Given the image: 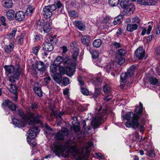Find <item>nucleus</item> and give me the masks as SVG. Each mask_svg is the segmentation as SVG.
Listing matches in <instances>:
<instances>
[{"instance_id":"28","label":"nucleus","mask_w":160,"mask_h":160,"mask_svg":"<svg viewBox=\"0 0 160 160\" xmlns=\"http://www.w3.org/2000/svg\"><path fill=\"white\" fill-rule=\"evenodd\" d=\"M64 58L61 56H58L56 58L54 62L55 65H60L63 64Z\"/></svg>"},{"instance_id":"20","label":"nucleus","mask_w":160,"mask_h":160,"mask_svg":"<svg viewBox=\"0 0 160 160\" xmlns=\"http://www.w3.org/2000/svg\"><path fill=\"white\" fill-rule=\"evenodd\" d=\"M25 14L23 12L19 11L15 14V18L16 20L21 21L25 18Z\"/></svg>"},{"instance_id":"6","label":"nucleus","mask_w":160,"mask_h":160,"mask_svg":"<svg viewBox=\"0 0 160 160\" xmlns=\"http://www.w3.org/2000/svg\"><path fill=\"white\" fill-rule=\"evenodd\" d=\"M107 113V110L105 109L103 110V112L99 116L93 119L91 122V125L94 129L98 128L101 124L102 122V121L104 118H106L105 115Z\"/></svg>"},{"instance_id":"51","label":"nucleus","mask_w":160,"mask_h":160,"mask_svg":"<svg viewBox=\"0 0 160 160\" xmlns=\"http://www.w3.org/2000/svg\"><path fill=\"white\" fill-rule=\"evenodd\" d=\"M0 20L1 23L2 25L4 26H6L7 24L6 23V18L4 17L3 16L1 17Z\"/></svg>"},{"instance_id":"16","label":"nucleus","mask_w":160,"mask_h":160,"mask_svg":"<svg viewBox=\"0 0 160 160\" xmlns=\"http://www.w3.org/2000/svg\"><path fill=\"white\" fill-rule=\"evenodd\" d=\"M114 68V65L112 62L107 64L105 65L104 67V69L106 70V71L108 72H111V74L113 75L114 77H115V75L114 74L113 72H112L116 71V70Z\"/></svg>"},{"instance_id":"2","label":"nucleus","mask_w":160,"mask_h":160,"mask_svg":"<svg viewBox=\"0 0 160 160\" xmlns=\"http://www.w3.org/2000/svg\"><path fill=\"white\" fill-rule=\"evenodd\" d=\"M123 118L128 121L125 124L127 127H132L135 130L138 129L139 126V123L138 121L139 116L137 114L130 112L123 115Z\"/></svg>"},{"instance_id":"57","label":"nucleus","mask_w":160,"mask_h":160,"mask_svg":"<svg viewBox=\"0 0 160 160\" xmlns=\"http://www.w3.org/2000/svg\"><path fill=\"white\" fill-rule=\"evenodd\" d=\"M79 52L77 51H75L73 55L72 60L76 62L77 60V57L78 56Z\"/></svg>"},{"instance_id":"13","label":"nucleus","mask_w":160,"mask_h":160,"mask_svg":"<svg viewBox=\"0 0 160 160\" xmlns=\"http://www.w3.org/2000/svg\"><path fill=\"white\" fill-rule=\"evenodd\" d=\"M2 105L5 107H8L11 111H14L16 109V106L15 104L11 102L8 99H6L3 101Z\"/></svg>"},{"instance_id":"22","label":"nucleus","mask_w":160,"mask_h":160,"mask_svg":"<svg viewBox=\"0 0 160 160\" xmlns=\"http://www.w3.org/2000/svg\"><path fill=\"white\" fill-rule=\"evenodd\" d=\"M74 24L80 30H84L86 28L85 24L81 21H75Z\"/></svg>"},{"instance_id":"45","label":"nucleus","mask_w":160,"mask_h":160,"mask_svg":"<svg viewBox=\"0 0 160 160\" xmlns=\"http://www.w3.org/2000/svg\"><path fill=\"white\" fill-rule=\"evenodd\" d=\"M45 22H44L43 20H39L37 21V27H39V29L42 28V26H43Z\"/></svg>"},{"instance_id":"17","label":"nucleus","mask_w":160,"mask_h":160,"mask_svg":"<svg viewBox=\"0 0 160 160\" xmlns=\"http://www.w3.org/2000/svg\"><path fill=\"white\" fill-rule=\"evenodd\" d=\"M145 54V51L142 47L138 48L135 52L136 57L139 59H142Z\"/></svg>"},{"instance_id":"64","label":"nucleus","mask_w":160,"mask_h":160,"mask_svg":"<svg viewBox=\"0 0 160 160\" xmlns=\"http://www.w3.org/2000/svg\"><path fill=\"white\" fill-rule=\"evenodd\" d=\"M152 27L150 25H149L148 26V28L147 29V31H146L147 33L148 34H149L150 33L152 29Z\"/></svg>"},{"instance_id":"62","label":"nucleus","mask_w":160,"mask_h":160,"mask_svg":"<svg viewBox=\"0 0 160 160\" xmlns=\"http://www.w3.org/2000/svg\"><path fill=\"white\" fill-rule=\"evenodd\" d=\"M78 80L79 83V84L81 85V86L82 87V86L84 84V81L82 80V79L79 77L78 78Z\"/></svg>"},{"instance_id":"9","label":"nucleus","mask_w":160,"mask_h":160,"mask_svg":"<svg viewBox=\"0 0 160 160\" xmlns=\"http://www.w3.org/2000/svg\"><path fill=\"white\" fill-rule=\"evenodd\" d=\"M4 68L6 71V73L7 75L8 74H14L15 72H16L17 70L19 69L20 72H22V70L20 67V66L18 65H17L15 68H14L13 66H4Z\"/></svg>"},{"instance_id":"41","label":"nucleus","mask_w":160,"mask_h":160,"mask_svg":"<svg viewBox=\"0 0 160 160\" xmlns=\"http://www.w3.org/2000/svg\"><path fill=\"white\" fill-rule=\"evenodd\" d=\"M59 67H58V68L59 69V73L62 74L63 75L65 73V68H66L63 66V65H59Z\"/></svg>"},{"instance_id":"38","label":"nucleus","mask_w":160,"mask_h":160,"mask_svg":"<svg viewBox=\"0 0 160 160\" xmlns=\"http://www.w3.org/2000/svg\"><path fill=\"white\" fill-rule=\"evenodd\" d=\"M89 52L91 54L92 57L93 58H97L99 56V52L98 51L96 50L91 51L90 50Z\"/></svg>"},{"instance_id":"48","label":"nucleus","mask_w":160,"mask_h":160,"mask_svg":"<svg viewBox=\"0 0 160 160\" xmlns=\"http://www.w3.org/2000/svg\"><path fill=\"white\" fill-rule=\"evenodd\" d=\"M81 92L84 95H88L89 93L88 90L86 88H82V86H81Z\"/></svg>"},{"instance_id":"35","label":"nucleus","mask_w":160,"mask_h":160,"mask_svg":"<svg viewBox=\"0 0 160 160\" xmlns=\"http://www.w3.org/2000/svg\"><path fill=\"white\" fill-rule=\"evenodd\" d=\"M34 8L31 6L29 5L26 11V13L28 15H30L33 12Z\"/></svg>"},{"instance_id":"23","label":"nucleus","mask_w":160,"mask_h":160,"mask_svg":"<svg viewBox=\"0 0 160 160\" xmlns=\"http://www.w3.org/2000/svg\"><path fill=\"white\" fill-rule=\"evenodd\" d=\"M2 6L7 8H11L12 5V0H2Z\"/></svg>"},{"instance_id":"29","label":"nucleus","mask_w":160,"mask_h":160,"mask_svg":"<svg viewBox=\"0 0 160 160\" xmlns=\"http://www.w3.org/2000/svg\"><path fill=\"white\" fill-rule=\"evenodd\" d=\"M123 16L122 15H120L114 18L113 23L114 25L120 24L123 20Z\"/></svg>"},{"instance_id":"1","label":"nucleus","mask_w":160,"mask_h":160,"mask_svg":"<svg viewBox=\"0 0 160 160\" xmlns=\"http://www.w3.org/2000/svg\"><path fill=\"white\" fill-rule=\"evenodd\" d=\"M62 4L60 1H58L56 4L46 6L43 8L42 13L46 18H50L52 15V12L55 11V13L58 15L62 13Z\"/></svg>"},{"instance_id":"40","label":"nucleus","mask_w":160,"mask_h":160,"mask_svg":"<svg viewBox=\"0 0 160 160\" xmlns=\"http://www.w3.org/2000/svg\"><path fill=\"white\" fill-rule=\"evenodd\" d=\"M119 2V0H108L109 5L112 7L118 5Z\"/></svg>"},{"instance_id":"63","label":"nucleus","mask_w":160,"mask_h":160,"mask_svg":"<svg viewBox=\"0 0 160 160\" xmlns=\"http://www.w3.org/2000/svg\"><path fill=\"white\" fill-rule=\"evenodd\" d=\"M69 93V89L68 88H66L63 90V94L64 95H67Z\"/></svg>"},{"instance_id":"3","label":"nucleus","mask_w":160,"mask_h":160,"mask_svg":"<svg viewBox=\"0 0 160 160\" xmlns=\"http://www.w3.org/2000/svg\"><path fill=\"white\" fill-rule=\"evenodd\" d=\"M93 145V143L92 142H88L87 145L85 147V149H83L82 151L80 152L78 147L75 146H72L71 149V153L74 156H77L80 158L82 156L84 155V151L86 152L85 155H87L89 152L88 149Z\"/></svg>"},{"instance_id":"33","label":"nucleus","mask_w":160,"mask_h":160,"mask_svg":"<svg viewBox=\"0 0 160 160\" xmlns=\"http://www.w3.org/2000/svg\"><path fill=\"white\" fill-rule=\"evenodd\" d=\"M17 32V29L14 28L12 30V32L8 35V38L11 40L14 39V37Z\"/></svg>"},{"instance_id":"14","label":"nucleus","mask_w":160,"mask_h":160,"mask_svg":"<svg viewBox=\"0 0 160 160\" xmlns=\"http://www.w3.org/2000/svg\"><path fill=\"white\" fill-rule=\"evenodd\" d=\"M34 65L39 71L42 73H43L44 72L46 73V66L42 62L37 61L35 62Z\"/></svg>"},{"instance_id":"43","label":"nucleus","mask_w":160,"mask_h":160,"mask_svg":"<svg viewBox=\"0 0 160 160\" xmlns=\"http://www.w3.org/2000/svg\"><path fill=\"white\" fill-rule=\"evenodd\" d=\"M58 65H55L54 63L50 67V70L53 74L57 73L58 67L57 66Z\"/></svg>"},{"instance_id":"31","label":"nucleus","mask_w":160,"mask_h":160,"mask_svg":"<svg viewBox=\"0 0 160 160\" xmlns=\"http://www.w3.org/2000/svg\"><path fill=\"white\" fill-rule=\"evenodd\" d=\"M14 45L12 43H10L9 45L7 46L5 48V52L7 53H10L13 50Z\"/></svg>"},{"instance_id":"37","label":"nucleus","mask_w":160,"mask_h":160,"mask_svg":"<svg viewBox=\"0 0 160 160\" xmlns=\"http://www.w3.org/2000/svg\"><path fill=\"white\" fill-rule=\"evenodd\" d=\"M102 44V42L101 39H97L94 40L93 42V46L96 48L100 47Z\"/></svg>"},{"instance_id":"39","label":"nucleus","mask_w":160,"mask_h":160,"mask_svg":"<svg viewBox=\"0 0 160 160\" xmlns=\"http://www.w3.org/2000/svg\"><path fill=\"white\" fill-rule=\"evenodd\" d=\"M148 81L151 84L153 85H155L158 82V79L156 78L152 77L149 78Z\"/></svg>"},{"instance_id":"55","label":"nucleus","mask_w":160,"mask_h":160,"mask_svg":"<svg viewBox=\"0 0 160 160\" xmlns=\"http://www.w3.org/2000/svg\"><path fill=\"white\" fill-rule=\"evenodd\" d=\"M63 114V113H61V112H60L57 115H56V113H54V115L55 116H56L57 117H58L60 118V120H58V123H61L62 121V118H61V116H62Z\"/></svg>"},{"instance_id":"11","label":"nucleus","mask_w":160,"mask_h":160,"mask_svg":"<svg viewBox=\"0 0 160 160\" xmlns=\"http://www.w3.org/2000/svg\"><path fill=\"white\" fill-rule=\"evenodd\" d=\"M31 118H32V120L29 119L28 122V123L30 121H31L33 122V125H35V123H38L40 124H42V120L43 119V117L41 115H39L37 113H34L32 114Z\"/></svg>"},{"instance_id":"24","label":"nucleus","mask_w":160,"mask_h":160,"mask_svg":"<svg viewBox=\"0 0 160 160\" xmlns=\"http://www.w3.org/2000/svg\"><path fill=\"white\" fill-rule=\"evenodd\" d=\"M62 74L57 72L54 74L53 75V79L54 80L58 83L60 84L62 80Z\"/></svg>"},{"instance_id":"34","label":"nucleus","mask_w":160,"mask_h":160,"mask_svg":"<svg viewBox=\"0 0 160 160\" xmlns=\"http://www.w3.org/2000/svg\"><path fill=\"white\" fill-rule=\"evenodd\" d=\"M101 73H99L98 74L97 77L94 80V81L95 82V84L96 85H99L100 84H101L102 79L101 78Z\"/></svg>"},{"instance_id":"7","label":"nucleus","mask_w":160,"mask_h":160,"mask_svg":"<svg viewBox=\"0 0 160 160\" xmlns=\"http://www.w3.org/2000/svg\"><path fill=\"white\" fill-rule=\"evenodd\" d=\"M75 62L72 58L69 57H67L63 59V66L66 68L67 72L70 73L72 72V69L70 67L71 66H74Z\"/></svg>"},{"instance_id":"21","label":"nucleus","mask_w":160,"mask_h":160,"mask_svg":"<svg viewBox=\"0 0 160 160\" xmlns=\"http://www.w3.org/2000/svg\"><path fill=\"white\" fill-rule=\"evenodd\" d=\"M138 25L136 23L128 24L127 27V30L129 32H132L137 29Z\"/></svg>"},{"instance_id":"19","label":"nucleus","mask_w":160,"mask_h":160,"mask_svg":"<svg viewBox=\"0 0 160 160\" xmlns=\"http://www.w3.org/2000/svg\"><path fill=\"white\" fill-rule=\"evenodd\" d=\"M42 46V50L48 52L52 51L53 49V46L52 44L48 42L44 43Z\"/></svg>"},{"instance_id":"50","label":"nucleus","mask_w":160,"mask_h":160,"mask_svg":"<svg viewBox=\"0 0 160 160\" xmlns=\"http://www.w3.org/2000/svg\"><path fill=\"white\" fill-rule=\"evenodd\" d=\"M68 13L70 16L72 17H76L77 15V12L73 10H71L68 12Z\"/></svg>"},{"instance_id":"4","label":"nucleus","mask_w":160,"mask_h":160,"mask_svg":"<svg viewBox=\"0 0 160 160\" xmlns=\"http://www.w3.org/2000/svg\"><path fill=\"white\" fill-rule=\"evenodd\" d=\"M18 113V114L19 115V117L22 119V121L20 122L17 119L14 118L12 120L13 123L19 128L24 127L25 125V121L28 120V117L23 113L21 109L19 110Z\"/></svg>"},{"instance_id":"27","label":"nucleus","mask_w":160,"mask_h":160,"mask_svg":"<svg viewBox=\"0 0 160 160\" xmlns=\"http://www.w3.org/2000/svg\"><path fill=\"white\" fill-rule=\"evenodd\" d=\"M90 37L88 35L83 36L81 38L82 42L87 46L89 45L88 43L90 41Z\"/></svg>"},{"instance_id":"49","label":"nucleus","mask_w":160,"mask_h":160,"mask_svg":"<svg viewBox=\"0 0 160 160\" xmlns=\"http://www.w3.org/2000/svg\"><path fill=\"white\" fill-rule=\"evenodd\" d=\"M118 55L121 56H123L125 54L126 51L124 49L121 48L118 50Z\"/></svg>"},{"instance_id":"18","label":"nucleus","mask_w":160,"mask_h":160,"mask_svg":"<svg viewBox=\"0 0 160 160\" xmlns=\"http://www.w3.org/2000/svg\"><path fill=\"white\" fill-rule=\"evenodd\" d=\"M137 2L141 5H153L157 3L156 1L153 0H138Z\"/></svg>"},{"instance_id":"12","label":"nucleus","mask_w":160,"mask_h":160,"mask_svg":"<svg viewBox=\"0 0 160 160\" xmlns=\"http://www.w3.org/2000/svg\"><path fill=\"white\" fill-rule=\"evenodd\" d=\"M121 7L123 8L126 9L129 11H130L132 10V8H133L134 7L133 5L130 2L129 0H122L120 3Z\"/></svg>"},{"instance_id":"26","label":"nucleus","mask_w":160,"mask_h":160,"mask_svg":"<svg viewBox=\"0 0 160 160\" xmlns=\"http://www.w3.org/2000/svg\"><path fill=\"white\" fill-rule=\"evenodd\" d=\"M15 13L14 11L12 10H9L6 13L7 18L9 19L12 20L14 18Z\"/></svg>"},{"instance_id":"53","label":"nucleus","mask_w":160,"mask_h":160,"mask_svg":"<svg viewBox=\"0 0 160 160\" xmlns=\"http://www.w3.org/2000/svg\"><path fill=\"white\" fill-rule=\"evenodd\" d=\"M39 49V46L35 47L33 48L32 52L34 54L36 55L37 54Z\"/></svg>"},{"instance_id":"44","label":"nucleus","mask_w":160,"mask_h":160,"mask_svg":"<svg viewBox=\"0 0 160 160\" xmlns=\"http://www.w3.org/2000/svg\"><path fill=\"white\" fill-rule=\"evenodd\" d=\"M44 127L45 128V130L44 131V132L46 134H49V132L52 131V129L46 124L44 125Z\"/></svg>"},{"instance_id":"10","label":"nucleus","mask_w":160,"mask_h":160,"mask_svg":"<svg viewBox=\"0 0 160 160\" xmlns=\"http://www.w3.org/2000/svg\"><path fill=\"white\" fill-rule=\"evenodd\" d=\"M69 131L66 128H62L61 131L56 134L55 138L58 140H63L64 136H68Z\"/></svg>"},{"instance_id":"52","label":"nucleus","mask_w":160,"mask_h":160,"mask_svg":"<svg viewBox=\"0 0 160 160\" xmlns=\"http://www.w3.org/2000/svg\"><path fill=\"white\" fill-rule=\"evenodd\" d=\"M17 39L18 43L19 44H22L23 43L24 41V37L23 36L18 37Z\"/></svg>"},{"instance_id":"5","label":"nucleus","mask_w":160,"mask_h":160,"mask_svg":"<svg viewBox=\"0 0 160 160\" xmlns=\"http://www.w3.org/2000/svg\"><path fill=\"white\" fill-rule=\"evenodd\" d=\"M135 67L132 65L128 69L127 72L122 73L120 75L121 82L123 83H125L128 80L134 75Z\"/></svg>"},{"instance_id":"60","label":"nucleus","mask_w":160,"mask_h":160,"mask_svg":"<svg viewBox=\"0 0 160 160\" xmlns=\"http://www.w3.org/2000/svg\"><path fill=\"white\" fill-rule=\"evenodd\" d=\"M125 59L123 57H121L118 59V63L119 65H121L125 62Z\"/></svg>"},{"instance_id":"32","label":"nucleus","mask_w":160,"mask_h":160,"mask_svg":"<svg viewBox=\"0 0 160 160\" xmlns=\"http://www.w3.org/2000/svg\"><path fill=\"white\" fill-rule=\"evenodd\" d=\"M9 90L11 92L16 95L17 92V87L15 85L11 84L10 85Z\"/></svg>"},{"instance_id":"61","label":"nucleus","mask_w":160,"mask_h":160,"mask_svg":"<svg viewBox=\"0 0 160 160\" xmlns=\"http://www.w3.org/2000/svg\"><path fill=\"white\" fill-rule=\"evenodd\" d=\"M73 129L76 132L80 131V128L79 126H75L74 127Z\"/></svg>"},{"instance_id":"15","label":"nucleus","mask_w":160,"mask_h":160,"mask_svg":"<svg viewBox=\"0 0 160 160\" xmlns=\"http://www.w3.org/2000/svg\"><path fill=\"white\" fill-rule=\"evenodd\" d=\"M21 74H23L22 72H20L19 69L17 70L15 74H13L9 77V80L12 83L14 82L16 80L18 79Z\"/></svg>"},{"instance_id":"47","label":"nucleus","mask_w":160,"mask_h":160,"mask_svg":"<svg viewBox=\"0 0 160 160\" xmlns=\"http://www.w3.org/2000/svg\"><path fill=\"white\" fill-rule=\"evenodd\" d=\"M132 22L133 23H136L137 24H139L140 20L138 17L137 16H135L132 18Z\"/></svg>"},{"instance_id":"59","label":"nucleus","mask_w":160,"mask_h":160,"mask_svg":"<svg viewBox=\"0 0 160 160\" xmlns=\"http://www.w3.org/2000/svg\"><path fill=\"white\" fill-rule=\"evenodd\" d=\"M113 45L115 48L117 49L121 47V44L117 42H114L113 44Z\"/></svg>"},{"instance_id":"30","label":"nucleus","mask_w":160,"mask_h":160,"mask_svg":"<svg viewBox=\"0 0 160 160\" xmlns=\"http://www.w3.org/2000/svg\"><path fill=\"white\" fill-rule=\"evenodd\" d=\"M139 106H137L135 110V112L136 113L140 115L142 113V106L143 105L142 104V103L140 102H139Z\"/></svg>"},{"instance_id":"58","label":"nucleus","mask_w":160,"mask_h":160,"mask_svg":"<svg viewBox=\"0 0 160 160\" xmlns=\"http://www.w3.org/2000/svg\"><path fill=\"white\" fill-rule=\"evenodd\" d=\"M100 91L99 89L98 88H95V91L93 95L94 97H97L99 96L100 94Z\"/></svg>"},{"instance_id":"54","label":"nucleus","mask_w":160,"mask_h":160,"mask_svg":"<svg viewBox=\"0 0 160 160\" xmlns=\"http://www.w3.org/2000/svg\"><path fill=\"white\" fill-rule=\"evenodd\" d=\"M147 154L148 156L152 158L154 157L155 155L154 151L153 150L149 151L147 152Z\"/></svg>"},{"instance_id":"25","label":"nucleus","mask_w":160,"mask_h":160,"mask_svg":"<svg viewBox=\"0 0 160 160\" xmlns=\"http://www.w3.org/2000/svg\"><path fill=\"white\" fill-rule=\"evenodd\" d=\"M42 29L45 32L48 33L49 32L51 29L50 22H45L42 26Z\"/></svg>"},{"instance_id":"8","label":"nucleus","mask_w":160,"mask_h":160,"mask_svg":"<svg viewBox=\"0 0 160 160\" xmlns=\"http://www.w3.org/2000/svg\"><path fill=\"white\" fill-rule=\"evenodd\" d=\"M28 123L31 126L30 129L28 132V137L30 138H32L36 136V134L39 132V129L38 127L33 125V122L30 121Z\"/></svg>"},{"instance_id":"36","label":"nucleus","mask_w":160,"mask_h":160,"mask_svg":"<svg viewBox=\"0 0 160 160\" xmlns=\"http://www.w3.org/2000/svg\"><path fill=\"white\" fill-rule=\"evenodd\" d=\"M33 91L39 97H41L42 96V93L41 89L40 88L38 87H35L33 88Z\"/></svg>"},{"instance_id":"42","label":"nucleus","mask_w":160,"mask_h":160,"mask_svg":"<svg viewBox=\"0 0 160 160\" xmlns=\"http://www.w3.org/2000/svg\"><path fill=\"white\" fill-rule=\"evenodd\" d=\"M103 91L105 93H109L111 91V87L109 85L106 84L103 86Z\"/></svg>"},{"instance_id":"46","label":"nucleus","mask_w":160,"mask_h":160,"mask_svg":"<svg viewBox=\"0 0 160 160\" xmlns=\"http://www.w3.org/2000/svg\"><path fill=\"white\" fill-rule=\"evenodd\" d=\"M62 146L59 145H55L54 147V151L56 152H59L62 151Z\"/></svg>"},{"instance_id":"56","label":"nucleus","mask_w":160,"mask_h":160,"mask_svg":"<svg viewBox=\"0 0 160 160\" xmlns=\"http://www.w3.org/2000/svg\"><path fill=\"white\" fill-rule=\"evenodd\" d=\"M69 79L66 77L63 78V83L64 86H66L69 84Z\"/></svg>"}]
</instances>
